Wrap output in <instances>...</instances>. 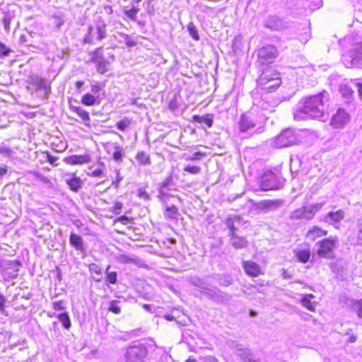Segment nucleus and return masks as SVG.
<instances>
[{"instance_id":"f257e3e1","label":"nucleus","mask_w":362,"mask_h":362,"mask_svg":"<svg viewBox=\"0 0 362 362\" xmlns=\"http://www.w3.org/2000/svg\"><path fill=\"white\" fill-rule=\"evenodd\" d=\"M324 98L325 94L322 93L307 98L302 104H298V108L293 112L294 119L302 121L310 118H322L325 111Z\"/></svg>"},{"instance_id":"f03ea898","label":"nucleus","mask_w":362,"mask_h":362,"mask_svg":"<svg viewBox=\"0 0 362 362\" xmlns=\"http://www.w3.org/2000/svg\"><path fill=\"white\" fill-rule=\"evenodd\" d=\"M264 117L255 113L254 110L243 114L238 123V132L243 137H250L264 132Z\"/></svg>"},{"instance_id":"7ed1b4c3","label":"nucleus","mask_w":362,"mask_h":362,"mask_svg":"<svg viewBox=\"0 0 362 362\" xmlns=\"http://www.w3.org/2000/svg\"><path fill=\"white\" fill-rule=\"evenodd\" d=\"M190 284L197 287L199 292L207 298L217 303H221L228 300L225 293L217 287L211 286L206 278L192 276L189 279Z\"/></svg>"},{"instance_id":"20e7f679","label":"nucleus","mask_w":362,"mask_h":362,"mask_svg":"<svg viewBox=\"0 0 362 362\" xmlns=\"http://www.w3.org/2000/svg\"><path fill=\"white\" fill-rule=\"evenodd\" d=\"M341 60L347 68L362 67V40L351 42L342 54Z\"/></svg>"},{"instance_id":"39448f33","label":"nucleus","mask_w":362,"mask_h":362,"mask_svg":"<svg viewBox=\"0 0 362 362\" xmlns=\"http://www.w3.org/2000/svg\"><path fill=\"white\" fill-rule=\"evenodd\" d=\"M107 36V23L101 16H98L93 21V24L88 26L87 33L83 37V42L93 45L95 41L100 42Z\"/></svg>"},{"instance_id":"423d86ee","label":"nucleus","mask_w":362,"mask_h":362,"mask_svg":"<svg viewBox=\"0 0 362 362\" xmlns=\"http://www.w3.org/2000/svg\"><path fill=\"white\" fill-rule=\"evenodd\" d=\"M324 203H317L305 206L293 211L289 218L291 220H312L315 214L322 209Z\"/></svg>"},{"instance_id":"0eeeda50","label":"nucleus","mask_w":362,"mask_h":362,"mask_svg":"<svg viewBox=\"0 0 362 362\" xmlns=\"http://www.w3.org/2000/svg\"><path fill=\"white\" fill-rule=\"evenodd\" d=\"M259 183L262 191L278 190L283 185L281 177L270 170L264 172Z\"/></svg>"},{"instance_id":"6e6552de","label":"nucleus","mask_w":362,"mask_h":362,"mask_svg":"<svg viewBox=\"0 0 362 362\" xmlns=\"http://www.w3.org/2000/svg\"><path fill=\"white\" fill-rule=\"evenodd\" d=\"M338 244L337 236H329L327 238L318 241L316 245L318 246L317 254L319 257L325 259L334 257V250Z\"/></svg>"},{"instance_id":"1a4fd4ad","label":"nucleus","mask_w":362,"mask_h":362,"mask_svg":"<svg viewBox=\"0 0 362 362\" xmlns=\"http://www.w3.org/2000/svg\"><path fill=\"white\" fill-rule=\"evenodd\" d=\"M298 136L292 129L283 130L277 136L272 140V146L275 148H285L296 144Z\"/></svg>"},{"instance_id":"9d476101","label":"nucleus","mask_w":362,"mask_h":362,"mask_svg":"<svg viewBox=\"0 0 362 362\" xmlns=\"http://www.w3.org/2000/svg\"><path fill=\"white\" fill-rule=\"evenodd\" d=\"M147 355V349L143 344L129 346L125 354L127 362H143Z\"/></svg>"},{"instance_id":"9b49d317","label":"nucleus","mask_w":362,"mask_h":362,"mask_svg":"<svg viewBox=\"0 0 362 362\" xmlns=\"http://www.w3.org/2000/svg\"><path fill=\"white\" fill-rule=\"evenodd\" d=\"M257 56L260 64H270L277 57L278 52L274 45H267L259 49Z\"/></svg>"},{"instance_id":"f8f14e48","label":"nucleus","mask_w":362,"mask_h":362,"mask_svg":"<svg viewBox=\"0 0 362 362\" xmlns=\"http://www.w3.org/2000/svg\"><path fill=\"white\" fill-rule=\"evenodd\" d=\"M176 187L177 185L173 177L171 175L168 176L159 184L158 197L162 202H167L168 198L170 196L169 192L175 190Z\"/></svg>"},{"instance_id":"ddd939ff","label":"nucleus","mask_w":362,"mask_h":362,"mask_svg":"<svg viewBox=\"0 0 362 362\" xmlns=\"http://www.w3.org/2000/svg\"><path fill=\"white\" fill-rule=\"evenodd\" d=\"M21 265V262L16 260L5 261L1 266L3 277L5 279L16 278L18 276Z\"/></svg>"},{"instance_id":"4468645a","label":"nucleus","mask_w":362,"mask_h":362,"mask_svg":"<svg viewBox=\"0 0 362 362\" xmlns=\"http://www.w3.org/2000/svg\"><path fill=\"white\" fill-rule=\"evenodd\" d=\"M349 120V115L344 109L339 108L337 112L333 115L330 124L334 129H342Z\"/></svg>"},{"instance_id":"2eb2a0df","label":"nucleus","mask_w":362,"mask_h":362,"mask_svg":"<svg viewBox=\"0 0 362 362\" xmlns=\"http://www.w3.org/2000/svg\"><path fill=\"white\" fill-rule=\"evenodd\" d=\"M264 26L271 30L280 31L288 28V23L276 16H269L264 21Z\"/></svg>"},{"instance_id":"dca6fc26","label":"nucleus","mask_w":362,"mask_h":362,"mask_svg":"<svg viewBox=\"0 0 362 362\" xmlns=\"http://www.w3.org/2000/svg\"><path fill=\"white\" fill-rule=\"evenodd\" d=\"M345 217V212L342 209L328 212L321 221L330 225H336Z\"/></svg>"},{"instance_id":"f3484780","label":"nucleus","mask_w":362,"mask_h":362,"mask_svg":"<svg viewBox=\"0 0 362 362\" xmlns=\"http://www.w3.org/2000/svg\"><path fill=\"white\" fill-rule=\"evenodd\" d=\"M243 267L248 276L257 277L262 274L261 267L254 262L244 261Z\"/></svg>"},{"instance_id":"a211bd4d","label":"nucleus","mask_w":362,"mask_h":362,"mask_svg":"<svg viewBox=\"0 0 362 362\" xmlns=\"http://www.w3.org/2000/svg\"><path fill=\"white\" fill-rule=\"evenodd\" d=\"M69 244L74 247L76 250L81 252H85L86 250L82 237L75 233H71Z\"/></svg>"},{"instance_id":"6ab92c4d","label":"nucleus","mask_w":362,"mask_h":362,"mask_svg":"<svg viewBox=\"0 0 362 362\" xmlns=\"http://www.w3.org/2000/svg\"><path fill=\"white\" fill-rule=\"evenodd\" d=\"M230 347L233 349L235 351V354L242 359H247L250 355L251 351L243 344L236 341H232L230 344Z\"/></svg>"},{"instance_id":"aec40b11","label":"nucleus","mask_w":362,"mask_h":362,"mask_svg":"<svg viewBox=\"0 0 362 362\" xmlns=\"http://www.w3.org/2000/svg\"><path fill=\"white\" fill-rule=\"evenodd\" d=\"M229 243L230 245L236 250H241L246 248L248 245V241L243 236H239L235 234H232L230 237Z\"/></svg>"},{"instance_id":"412c9836","label":"nucleus","mask_w":362,"mask_h":362,"mask_svg":"<svg viewBox=\"0 0 362 362\" xmlns=\"http://www.w3.org/2000/svg\"><path fill=\"white\" fill-rule=\"evenodd\" d=\"M274 74H279L278 73L274 72L271 69L264 70L259 78L257 81V86L259 88H262L264 86L267 85L268 83L274 78Z\"/></svg>"},{"instance_id":"4be33fe9","label":"nucleus","mask_w":362,"mask_h":362,"mask_svg":"<svg viewBox=\"0 0 362 362\" xmlns=\"http://www.w3.org/2000/svg\"><path fill=\"white\" fill-rule=\"evenodd\" d=\"M327 230L318 226H313L308 230L305 237L308 240L314 241L318 238L327 235Z\"/></svg>"},{"instance_id":"5701e85b","label":"nucleus","mask_w":362,"mask_h":362,"mask_svg":"<svg viewBox=\"0 0 362 362\" xmlns=\"http://www.w3.org/2000/svg\"><path fill=\"white\" fill-rule=\"evenodd\" d=\"M284 202L281 199L264 200L259 203V207L262 209H276L283 204Z\"/></svg>"},{"instance_id":"b1692460","label":"nucleus","mask_w":362,"mask_h":362,"mask_svg":"<svg viewBox=\"0 0 362 362\" xmlns=\"http://www.w3.org/2000/svg\"><path fill=\"white\" fill-rule=\"evenodd\" d=\"M66 161L71 165L84 164L89 163L90 158L86 155H74L66 158Z\"/></svg>"},{"instance_id":"393cba45","label":"nucleus","mask_w":362,"mask_h":362,"mask_svg":"<svg viewBox=\"0 0 362 362\" xmlns=\"http://www.w3.org/2000/svg\"><path fill=\"white\" fill-rule=\"evenodd\" d=\"M357 228L356 236L350 237L349 242L352 245H362V217L357 221Z\"/></svg>"},{"instance_id":"a878e982","label":"nucleus","mask_w":362,"mask_h":362,"mask_svg":"<svg viewBox=\"0 0 362 362\" xmlns=\"http://www.w3.org/2000/svg\"><path fill=\"white\" fill-rule=\"evenodd\" d=\"M71 110L76 113L78 117L84 122L86 125H89L90 122V117L89 112L81 107L73 106L71 107Z\"/></svg>"},{"instance_id":"bb28decb","label":"nucleus","mask_w":362,"mask_h":362,"mask_svg":"<svg viewBox=\"0 0 362 362\" xmlns=\"http://www.w3.org/2000/svg\"><path fill=\"white\" fill-rule=\"evenodd\" d=\"M274 78L271 80L267 85L264 86L262 88V90L267 92H272L276 90L281 84V78L279 74H274Z\"/></svg>"},{"instance_id":"cd10ccee","label":"nucleus","mask_w":362,"mask_h":362,"mask_svg":"<svg viewBox=\"0 0 362 362\" xmlns=\"http://www.w3.org/2000/svg\"><path fill=\"white\" fill-rule=\"evenodd\" d=\"M81 103L86 106H93L98 105L100 103V100L98 99V96H95L90 93H87L82 96Z\"/></svg>"},{"instance_id":"c85d7f7f","label":"nucleus","mask_w":362,"mask_h":362,"mask_svg":"<svg viewBox=\"0 0 362 362\" xmlns=\"http://www.w3.org/2000/svg\"><path fill=\"white\" fill-rule=\"evenodd\" d=\"M193 119L199 124H205L208 127H211L214 122L213 115H206L204 116L194 115Z\"/></svg>"},{"instance_id":"c756f323","label":"nucleus","mask_w":362,"mask_h":362,"mask_svg":"<svg viewBox=\"0 0 362 362\" xmlns=\"http://www.w3.org/2000/svg\"><path fill=\"white\" fill-rule=\"evenodd\" d=\"M115 151L112 153V159L117 163H121L125 156L124 148L117 144H114Z\"/></svg>"},{"instance_id":"7c9ffc66","label":"nucleus","mask_w":362,"mask_h":362,"mask_svg":"<svg viewBox=\"0 0 362 362\" xmlns=\"http://www.w3.org/2000/svg\"><path fill=\"white\" fill-rule=\"evenodd\" d=\"M35 85L36 86L37 88L39 90H42L44 91L45 95H48L51 91V86L50 83L47 82L46 80L39 78H37L35 82Z\"/></svg>"},{"instance_id":"2f4dec72","label":"nucleus","mask_w":362,"mask_h":362,"mask_svg":"<svg viewBox=\"0 0 362 362\" xmlns=\"http://www.w3.org/2000/svg\"><path fill=\"white\" fill-rule=\"evenodd\" d=\"M313 298H314V296L313 294H306L301 299V304L310 311L315 312V304L311 301Z\"/></svg>"},{"instance_id":"473e14b6","label":"nucleus","mask_w":362,"mask_h":362,"mask_svg":"<svg viewBox=\"0 0 362 362\" xmlns=\"http://www.w3.org/2000/svg\"><path fill=\"white\" fill-rule=\"evenodd\" d=\"M137 162L142 165H151V158L148 154L144 151H139L135 157Z\"/></svg>"},{"instance_id":"72a5a7b5","label":"nucleus","mask_w":362,"mask_h":362,"mask_svg":"<svg viewBox=\"0 0 362 362\" xmlns=\"http://www.w3.org/2000/svg\"><path fill=\"white\" fill-rule=\"evenodd\" d=\"M298 260L301 263H307L310 258V250H300L295 252Z\"/></svg>"},{"instance_id":"f704fd0d","label":"nucleus","mask_w":362,"mask_h":362,"mask_svg":"<svg viewBox=\"0 0 362 362\" xmlns=\"http://www.w3.org/2000/svg\"><path fill=\"white\" fill-rule=\"evenodd\" d=\"M90 55L91 57L90 60L94 64L103 60V59H105L103 47L96 48L90 54Z\"/></svg>"},{"instance_id":"c9c22d12","label":"nucleus","mask_w":362,"mask_h":362,"mask_svg":"<svg viewBox=\"0 0 362 362\" xmlns=\"http://www.w3.org/2000/svg\"><path fill=\"white\" fill-rule=\"evenodd\" d=\"M165 216L170 219H177L179 215L178 209L175 205L166 206Z\"/></svg>"},{"instance_id":"e433bc0d","label":"nucleus","mask_w":362,"mask_h":362,"mask_svg":"<svg viewBox=\"0 0 362 362\" xmlns=\"http://www.w3.org/2000/svg\"><path fill=\"white\" fill-rule=\"evenodd\" d=\"M95 64L96 66L97 71L101 74L106 73L109 70L110 65V62L106 59H103Z\"/></svg>"},{"instance_id":"4c0bfd02","label":"nucleus","mask_w":362,"mask_h":362,"mask_svg":"<svg viewBox=\"0 0 362 362\" xmlns=\"http://www.w3.org/2000/svg\"><path fill=\"white\" fill-rule=\"evenodd\" d=\"M66 183L70 189L74 192H77L81 187V180L79 177H75L71 179L66 180Z\"/></svg>"},{"instance_id":"58836bf2","label":"nucleus","mask_w":362,"mask_h":362,"mask_svg":"<svg viewBox=\"0 0 362 362\" xmlns=\"http://www.w3.org/2000/svg\"><path fill=\"white\" fill-rule=\"evenodd\" d=\"M118 35L120 37V39L117 40L119 42H124L129 47H134L136 45V42L132 40L128 35L118 33Z\"/></svg>"},{"instance_id":"ea45409f","label":"nucleus","mask_w":362,"mask_h":362,"mask_svg":"<svg viewBox=\"0 0 362 362\" xmlns=\"http://www.w3.org/2000/svg\"><path fill=\"white\" fill-rule=\"evenodd\" d=\"M110 265H108L105 270L106 282L111 284H115L117 282V274L115 272H110Z\"/></svg>"},{"instance_id":"a19ab883","label":"nucleus","mask_w":362,"mask_h":362,"mask_svg":"<svg viewBox=\"0 0 362 362\" xmlns=\"http://www.w3.org/2000/svg\"><path fill=\"white\" fill-rule=\"evenodd\" d=\"M57 318L65 329H69L71 327V320L67 313L59 314Z\"/></svg>"},{"instance_id":"79ce46f5","label":"nucleus","mask_w":362,"mask_h":362,"mask_svg":"<svg viewBox=\"0 0 362 362\" xmlns=\"http://www.w3.org/2000/svg\"><path fill=\"white\" fill-rule=\"evenodd\" d=\"M104 85L100 82H95L90 86V91L91 94L95 96H98V99L99 100L100 96V92L103 90Z\"/></svg>"},{"instance_id":"37998d69","label":"nucleus","mask_w":362,"mask_h":362,"mask_svg":"<svg viewBox=\"0 0 362 362\" xmlns=\"http://www.w3.org/2000/svg\"><path fill=\"white\" fill-rule=\"evenodd\" d=\"M187 28L189 34L192 37V38H193L196 41L199 40L200 37H199L198 30H197L195 25L192 22H190L187 25Z\"/></svg>"},{"instance_id":"c03bdc74","label":"nucleus","mask_w":362,"mask_h":362,"mask_svg":"<svg viewBox=\"0 0 362 362\" xmlns=\"http://www.w3.org/2000/svg\"><path fill=\"white\" fill-rule=\"evenodd\" d=\"M132 121L128 117H124L120 121L117 122L115 124L116 127L122 132L126 131V129L130 126Z\"/></svg>"},{"instance_id":"a18cd8bd","label":"nucleus","mask_w":362,"mask_h":362,"mask_svg":"<svg viewBox=\"0 0 362 362\" xmlns=\"http://www.w3.org/2000/svg\"><path fill=\"white\" fill-rule=\"evenodd\" d=\"M139 11V8L133 6L130 9L124 10V13L130 20H132L133 21H136V16H137Z\"/></svg>"},{"instance_id":"49530a36","label":"nucleus","mask_w":362,"mask_h":362,"mask_svg":"<svg viewBox=\"0 0 362 362\" xmlns=\"http://www.w3.org/2000/svg\"><path fill=\"white\" fill-rule=\"evenodd\" d=\"M303 30L304 31L303 33H301L299 37L298 40L303 44L306 43L310 37V29L306 26L304 25L303 27Z\"/></svg>"},{"instance_id":"de8ad7c7","label":"nucleus","mask_w":362,"mask_h":362,"mask_svg":"<svg viewBox=\"0 0 362 362\" xmlns=\"http://www.w3.org/2000/svg\"><path fill=\"white\" fill-rule=\"evenodd\" d=\"M143 6L148 16H153L155 13V6L152 4L151 1H145L143 3Z\"/></svg>"},{"instance_id":"09e8293b","label":"nucleus","mask_w":362,"mask_h":362,"mask_svg":"<svg viewBox=\"0 0 362 362\" xmlns=\"http://www.w3.org/2000/svg\"><path fill=\"white\" fill-rule=\"evenodd\" d=\"M225 224H226V227L229 230V233H228V236L229 237L232 236V234H235L236 233V228L235 227L234 221H233V218H228L226 221Z\"/></svg>"},{"instance_id":"8fccbe9b","label":"nucleus","mask_w":362,"mask_h":362,"mask_svg":"<svg viewBox=\"0 0 362 362\" xmlns=\"http://www.w3.org/2000/svg\"><path fill=\"white\" fill-rule=\"evenodd\" d=\"M119 302L117 300H112L110 303V306L108 308V310L115 313L119 314L121 313V309L119 305Z\"/></svg>"},{"instance_id":"3c124183","label":"nucleus","mask_w":362,"mask_h":362,"mask_svg":"<svg viewBox=\"0 0 362 362\" xmlns=\"http://www.w3.org/2000/svg\"><path fill=\"white\" fill-rule=\"evenodd\" d=\"M117 260L122 264H128V263H133L134 262V260L133 258L126 255H119L116 257Z\"/></svg>"},{"instance_id":"603ef678","label":"nucleus","mask_w":362,"mask_h":362,"mask_svg":"<svg viewBox=\"0 0 362 362\" xmlns=\"http://www.w3.org/2000/svg\"><path fill=\"white\" fill-rule=\"evenodd\" d=\"M11 52V49L7 47L5 44L0 41V57L4 58L8 57Z\"/></svg>"},{"instance_id":"864d4df0","label":"nucleus","mask_w":362,"mask_h":362,"mask_svg":"<svg viewBox=\"0 0 362 362\" xmlns=\"http://www.w3.org/2000/svg\"><path fill=\"white\" fill-rule=\"evenodd\" d=\"M311 10H316L322 6V0H308Z\"/></svg>"},{"instance_id":"5fc2aeb1","label":"nucleus","mask_w":362,"mask_h":362,"mask_svg":"<svg viewBox=\"0 0 362 362\" xmlns=\"http://www.w3.org/2000/svg\"><path fill=\"white\" fill-rule=\"evenodd\" d=\"M184 170L190 174L197 175L200 173L201 168L198 166L187 165L184 168Z\"/></svg>"},{"instance_id":"6e6d98bb","label":"nucleus","mask_w":362,"mask_h":362,"mask_svg":"<svg viewBox=\"0 0 362 362\" xmlns=\"http://www.w3.org/2000/svg\"><path fill=\"white\" fill-rule=\"evenodd\" d=\"M115 173L116 174V177L115 180H112V185H114L115 188H117L119 186V183L122 180L123 177L120 175L119 169H115Z\"/></svg>"},{"instance_id":"4d7b16f0","label":"nucleus","mask_w":362,"mask_h":362,"mask_svg":"<svg viewBox=\"0 0 362 362\" xmlns=\"http://www.w3.org/2000/svg\"><path fill=\"white\" fill-rule=\"evenodd\" d=\"M89 271L90 272V273H93L100 276L102 275L101 269L96 264H90L89 265Z\"/></svg>"},{"instance_id":"13d9d810","label":"nucleus","mask_w":362,"mask_h":362,"mask_svg":"<svg viewBox=\"0 0 362 362\" xmlns=\"http://www.w3.org/2000/svg\"><path fill=\"white\" fill-rule=\"evenodd\" d=\"M357 316L359 318H362V299L358 300L355 303L354 305Z\"/></svg>"},{"instance_id":"bf43d9fd","label":"nucleus","mask_w":362,"mask_h":362,"mask_svg":"<svg viewBox=\"0 0 362 362\" xmlns=\"http://www.w3.org/2000/svg\"><path fill=\"white\" fill-rule=\"evenodd\" d=\"M88 175L94 177H101L105 176L103 169L100 168L93 170L90 173H88Z\"/></svg>"},{"instance_id":"052dcab7","label":"nucleus","mask_w":362,"mask_h":362,"mask_svg":"<svg viewBox=\"0 0 362 362\" xmlns=\"http://www.w3.org/2000/svg\"><path fill=\"white\" fill-rule=\"evenodd\" d=\"M6 300V297L3 294L0 293V313L2 315H6V310H5Z\"/></svg>"},{"instance_id":"680f3d73","label":"nucleus","mask_w":362,"mask_h":362,"mask_svg":"<svg viewBox=\"0 0 362 362\" xmlns=\"http://www.w3.org/2000/svg\"><path fill=\"white\" fill-rule=\"evenodd\" d=\"M201 362H219L214 356H205L200 358Z\"/></svg>"},{"instance_id":"e2e57ef3","label":"nucleus","mask_w":362,"mask_h":362,"mask_svg":"<svg viewBox=\"0 0 362 362\" xmlns=\"http://www.w3.org/2000/svg\"><path fill=\"white\" fill-rule=\"evenodd\" d=\"M260 104L259 105L260 107L263 110H268L269 112L274 111V106H270L267 102L260 101Z\"/></svg>"},{"instance_id":"0e129e2a","label":"nucleus","mask_w":362,"mask_h":362,"mask_svg":"<svg viewBox=\"0 0 362 362\" xmlns=\"http://www.w3.org/2000/svg\"><path fill=\"white\" fill-rule=\"evenodd\" d=\"M219 284L223 286H228L232 284V279L229 277H225L223 279H220Z\"/></svg>"},{"instance_id":"69168bd1","label":"nucleus","mask_w":362,"mask_h":362,"mask_svg":"<svg viewBox=\"0 0 362 362\" xmlns=\"http://www.w3.org/2000/svg\"><path fill=\"white\" fill-rule=\"evenodd\" d=\"M203 153L199 152V151H197L195 152L192 156H189L187 158V160H199L201 158L202 156H203Z\"/></svg>"},{"instance_id":"338daca9","label":"nucleus","mask_w":362,"mask_h":362,"mask_svg":"<svg viewBox=\"0 0 362 362\" xmlns=\"http://www.w3.org/2000/svg\"><path fill=\"white\" fill-rule=\"evenodd\" d=\"M11 153V150L8 147H0V154H2L4 156H10Z\"/></svg>"},{"instance_id":"774afa93","label":"nucleus","mask_w":362,"mask_h":362,"mask_svg":"<svg viewBox=\"0 0 362 362\" xmlns=\"http://www.w3.org/2000/svg\"><path fill=\"white\" fill-rule=\"evenodd\" d=\"M53 308L57 311L62 310L64 309L63 302L61 300L54 302L53 303Z\"/></svg>"}]
</instances>
